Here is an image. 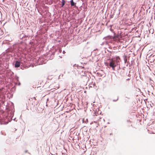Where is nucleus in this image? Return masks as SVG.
Listing matches in <instances>:
<instances>
[{
	"label": "nucleus",
	"mask_w": 155,
	"mask_h": 155,
	"mask_svg": "<svg viewBox=\"0 0 155 155\" xmlns=\"http://www.w3.org/2000/svg\"><path fill=\"white\" fill-rule=\"evenodd\" d=\"M62 5L61 7H63V6L64 5L65 3V1H64V0H62Z\"/></svg>",
	"instance_id": "4"
},
{
	"label": "nucleus",
	"mask_w": 155,
	"mask_h": 155,
	"mask_svg": "<svg viewBox=\"0 0 155 155\" xmlns=\"http://www.w3.org/2000/svg\"><path fill=\"white\" fill-rule=\"evenodd\" d=\"M71 4V6H74L75 3L74 2L73 0H71L70 1Z\"/></svg>",
	"instance_id": "3"
},
{
	"label": "nucleus",
	"mask_w": 155,
	"mask_h": 155,
	"mask_svg": "<svg viewBox=\"0 0 155 155\" xmlns=\"http://www.w3.org/2000/svg\"><path fill=\"white\" fill-rule=\"evenodd\" d=\"M20 62L17 61L15 62V67L16 68H18L20 66Z\"/></svg>",
	"instance_id": "2"
},
{
	"label": "nucleus",
	"mask_w": 155,
	"mask_h": 155,
	"mask_svg": "<svg viewBox=\"0 0 155 155\" xmlns=\"http://www.w3.org/2000/svg\"><path fill=\"white\" fill-rule=\"evenodd\" d=\"M23 34H21L20 35V38H21V36H22V38H23V37H22V35H23Z\"/></svg>",
	"instance_id": "5"
},
{
	"label": "nucleus",
	"mask_w": 155,
	"mask_h": 155,
	"mask_svg": "<svg viewBox=\"0 0 155 155\" xmlns=\"http://www.w3.org/2000/svg\"><path fill=\"white\" fill-rule=\"evenodd\" d=\"M63 53L64 54V53H65V51H63Z\"/></svg>",
	"instance_id": "7"
},
{
	"label": "nucleus",
	"mask_w": 155,
	"mask_h": 155,
	"mask_svg": "<svg viewBox=\"0 0 155 155\" xmlns=\"http://www.w3.org/2000/svg\"><path fill=\"white\" fill-rule=\"evenodd\" d=\"M92 123H91V124H92Z\"/></svg>",
	"instance_id": "8"
},
{
	"label": "nucleus",
	"mask_w": 155,
	"mask_h": 155,
	"mask_svg": "<svg viewBox=\"0 0 155 155\" xmlns=\"http://www.w3.org/2000/svg\"><path fill=\"white\" fill-rule=\"evenodd\" d=\"M110 66L111 67L113 70H114V67L116 66V65L115 64L113 61H111L110 64Z\"/></svg>",
	"instance_id": "1"
},
{
	"label": "nucleus",
	"mask_w": 155,
	"mask_h": 155,
	"mask_svg": "<svg viewBox=\"0 0 155 155\" xmlns=\"http://www.w3.org/2000/svg\"><path fill=\"white\" fill-rule=\"evenodd\" d=\"M118 58V57H117V59Z\"/></svg>",
	"instance_id": "9"
},
{
	"label": "nucleus",
	"mask_w": 155,
	"mask_h": 155,
	"mask_svg": "<svg viewBox=\"0 0 155 155\" xmlns=\"http://www.w3.org/2000/svg\"><path fill=\"white\" fill-rule=\"evenodd\" d=\"M115 37H116V36H114V38H113V39H115Z\"/></svg>",
	"instance_id": "6"
}]
</instances>
